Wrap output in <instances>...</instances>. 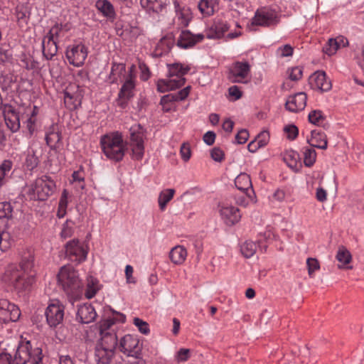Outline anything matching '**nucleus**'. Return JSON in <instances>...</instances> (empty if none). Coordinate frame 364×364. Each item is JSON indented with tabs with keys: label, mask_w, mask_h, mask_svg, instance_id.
Returning <instances> with one entry per match:
<instances>
[{
	"label": "nucleus",
	"mask_w": 364,
	"mask_h": 364,
	"mask_svg": "<svg viewBox=\"0 0 364 364\" xmlns=\"http://www.w3.org/2000/svg\"><path fill=\"white\" fill-rule=\"evenodd\" d=\"M33 267V256L29 252H25L18 265L10 264L7 267L2 279L18 291L27 290L35 281Z\"/></svg>",
	"instance_id": "nucleus-1"
},
{
	"label": "nucleus",
	"mask_w": 364,
	"mask_h": 364,
	"mask_svg": "<svg viewBox=\"0 0 364 364\" xmlns=\"http://www.w3.org/2000/svg\"><path fill=\"white\" fill-rule=\"evenodd\" d=\"M43 358L42 349L33 347L29 341L19 344L14 358L9 353H0V364H41Z\"/></svg>",
	"instance_id": "nucleus-2"
},
{
	"label": "nucleus",
	"mask_w": 364,
	"mask_h": 364,
	"mask_svg": "<svg viewBox=\"0 0 364 364\" xmlns=\"http://www.w3.org/2000/svg\"><path fill=\"white\" fill-rule=\"evenodd\" d=\"M100 144L105 155L110 160L118 162L122 160L127 144L124 143L120 133L112 132L101 137Z\"/></svg>",
	"instance_id": "nucleus-3"
},
{
	"label": "nucleus",
	"mask_w": 364,
	"mask_h": 364,
	"mask_svg": "<svg viewBox=\"0 0 364 364\" xmlns=\"http://www.w3.org/2000/svg\"><path fill=\"white\" fill-rule=\"evenodd\" d=\"M58 280L68 294L76 295L82 287L77 272L71 267H63L58 274Z\"/></svg>",
	"instance_id": "nucleus-4"
},
{
	"label": "nucleus",
	"mask_w": 364,
	"mask_h": 364,
	"mask_svg": "<svg viewBox=\"0 0 364 364\" xmlns=\"http://www.w3.org/2000/svg\"><path fill=\"white\" fill-rule=\"evenodd\" d=\"M145 132L140 124L130 128V146L132 151V158L141 160L144 154V139Z\"/></svg>",
	"instance_id": "nucleus-5"
},
{
	"label": "nucleus",
	"mask_w": 364,
	"mask_h": 364,
	"mask_svg": "<svg viewBox=\"0 0 364 364\" xmlns=\"http://www.w3.org/2000/svg\"><path fill=\"white\" fill-rule=\"evenodd\" d=\"M119 348L127 356L139 359L141 355L142 345L137 337L130 334L125 335L121 338Z\"/></svg>",
	"instance_id": "nucleus-6"
},
{
	"label": "nucleus",
	"mask_w": 364,
	"mask_h": 364,
	"mask_svg": "<svg viewBox=\"0 0 364 364\" xmlns=\"http://www.w3.org/2000/svg\"><path fill=\"white\" fill-rule=\"evenodd\" d=\"M55 189V182L50 177L43 176L36 180L33 191L39 200H45L53 194Z\"/></svg>",
	"instance_id": "nucleus-7"
},
{
	"label": "nucleus",
	"mask_w": 364,
	"mask_h": 364,
	"mask_svg": "<svg viewBox=\"0 0 364 364\" xmlns=\"http://www.w3.org/2000/svg\"><path fill=\"white\" fill-rule=\"evenodd\" d=\"M277 23V13L266 7L257 9L252 18V26H270L276 25Z\"/></svg>",
	"instance_id": "nucleus-8"
},
{
	"label": "nucleus",
	"mask_w": 364,
	"mask_h": 364,
	"mask_svg": "<svg viewBox=\"0 0 364 364\" xmlns=\"http://www.w3.org/2000/svg\"><path fill=\"white\" fill-rule=\"evenodd\" d=\"M21 316L18 307L6 299H0V323L17 321Z\"/></svg>",
	"instance_id": "nucleus-9"
},
{
	"label": "nucleus",
	"mask_w": 364,
	"mask_h": 364,
	"mask_svg": "<svg viewBox=\"0 0 364 364\" xmlns=\"http://www.w3.org/2000/svg\"><path fill=\"white\" fill-rule=\"evenodd\" d=\"M64 306L59 301H55L46 308L45 315L48 324L50 327H56L60 324L64 318Z\"/></svg>",
	"instance_id": "nucleus-10"
},
{
	"label": "nucleus",
	"mask_w": 364,
	"mask_h": 364,
	"mask_svg": "<svg viewBox=\"0 0 364 364\" xmlns=\"http://www.w3.org/2000/svg\"><path fill=\"white\" fill-rule=\"evenodd\" d=\"M65 254L70 260L78 263L84 261L87 257V252L79 245L77 240H73L66 244Z\"/></svg>",
	"instance_id": "nucleus-11"
},
{
	"label": "nucleus",
	"mask_w": 364,
	"mask_h": 364,
	"mask_svg": "<svg viewBox=\"0 0 364 364\" xmlns=\"http://www.w3.org/2000/svg\"><path fill=\"white\" fill-rule=\"evenodd\" d=\"M250 71V65L247 62H236L230 70L228 78L232 82L246 83L243 81Z\"/></svg>",
	"instance_id": "nucleus-12"
},
{
	"label": "nucleus",
	"mask_w": 364,
	"mask_h": 364,
	"mask_svg": "<svg viewBox=\"0 0 364 364\" xmlns=\"http://www.w3.org/2000/svg\"><path fill=\"white\" fill-rule=\"evenodd\" d=\"M87 55V48L82 44L73 46L66 52V57L69 63L76 67L82 66L84 64Z\"/></svg>",
	"instance_id": "nucleus-13"
},
{
	"label": "nucleus",
	"mask_w": 364,
	"mask_h": 364,
	"mask_svg": "<svg viewBox=\"0 0 364 364\" xmlns=\"http://www.w3.org/2000/svg\"><path fill=\"white\" fill-rule=\"evenodd\" d=\"M309 84L313 89L327 92L332 87L331 81L327 77L324 71L318 70L311 75Z\"/></svg>",
	"instance_id": "nucleus-14"
},
{
	"label": "nucleus",
	"mask_w": 364,
	"mask_h": 364,
	"mask_svg": "<svg viewBox=\"0 0 364 364\" xmlns=\"http://www.w3.org/2000/svg\"><path fill=\"white\" fill-rule=\"evenodd\" d=\"M220 213L225 224L229 226L233 225L239 222L241 218L239 209L232 205H221Z\"/></svg>",
	"instance_id": "nucleus-15"
},
{
	"label": "nucleus",
	"mask_w": 364,
	"mask_h": 364,
	"mask_svg": "<svg viewBox=\"0 0 364 364\" xmlns=\"http://www.w3.org/2000/svg\"><path fill=\"white\" fill-rule=\"evenodd\" d=\"M203 38V34L193 35L189 31L185 30L181 31L176 45L181 48L186 49L194 46Z\"/></svg>",
	"instance_id": "nucleus-16"
},
{
	"label": "nucleus",
	"mask_w": 364,
	"mask_h": 364,
	"mask_svg": "<svg viewBox=\"0 0 364 364\" xmlns=\"http://www.w3.org/2000/svg\"><path fill=\"white\" fill-rule=\"evenodd\" d=\"M307 96L304 92H298L290 96L285 103V107L290 112H296L303 110L306 105Z\"/></svg>",
	"instance_id": "nucleus-17"
},
{
	"label": "nucleus",
	"mask_w": 364,
	"mask_h": 364,
	"mask_svg": "<svg viewBox=\"0 0 364 364\" xmlns=\"http://www.w3.org/2000/svg\"><path fill=\"white\" fill-rule=\"evenodd\" d=\"M97 313L94 307L89 304L80 305L77 309L76 320L81 323H90L95 321Z\"/></svg>",
	"instance_id": "nucleus-18"
},
{
	"label": "nucleus",
	"mask_w": 364,
	"mask_h": 364,
	"mask_svg": "<svg viewBox=\"0 0 364 364\" xmlns=\"http://www.w3.org/2000/svg\"><path fill=\"white\" fill-rule=\"evenodd\" d=\"M228 29L229 26L225 22L217 21L206 31L205 36L209 39L220 38Z\"/></svg>",
	"instance_id": "nucleus-19"
},
{
	"label": "nucleus",
	"mask_w": 364,
	"mask_h": 364,
	"mask_svg": "<svg viewBox=\"0 0 364 364\" xmlns=\"http://www.w3.org/2000/svg\"><path fill=\"white\" fill-rule=\"evenodd\" d=\"M100 339L97 343L96 346L107 348L112 351L115 352L117 346V337L115 333H102L100 334Z\"/></svg>",
	"instance_id": "nucleus-20"
},
{
	"label": "nucleus",
	"mask_w": 364,
	"mask_h": 364,
	"mask_svg": "<svg viewBox=\"0 0 364 364\" xmlns=\"http://www.w3.org/2000/svg\"><path fill=\"white\" fill-rule=\"evenodd\" d=\"M115 352L102 347L95 346V358L97 364H110Z\"/></svg>",
	"instance_id": "nucleus-21"
},
{
	"label": "nucleus",
	"mask_w": 364,
	"mask_h": 364,
	"mask_svg": "<svg viewBox=\"0 0 364 364\" xmlns=\"http://www.w3.org/2000/svg\"><path fill=\"white\" fill-rule=\"evenodd\" d=\"M134 87V82L130 76L129 78L125 80L118 95L119 100H120V105L122 106L125 103L126 100L133 97V90Z\"/></svg>",
	"instance_id": "nucleus-22"
},
{
	"label": "nucleus",
	"mask_w": 364,
	"mask_h": 364,
	"mask_svg": "<svg viewBox=\"0 0 364 364\" xmlns=\"http://www.w3.org/2000/svg\"><path fill=\"white\" fill-rule=\"evenodd\" d=\"M311 138L308 139L307 142L313 147L321 149H326L328 146V139L326 135L323 132L313 130L311 132Z\"/></svg>",
	"instance_id": "nucleus-23"
},
{
	"label": "nucleus",
	"mask_w": 364,
	"mask_h": 364,
	"mask_svg": "<svg viewBox=\"0 0 364 364\" xmlns=\"http://www.w3.org/2000/svg\"><path fill=\"white\" fill-rule=\"evenodd\" d=\"M7 127L12 132H16L20 128V119L18 114L13 109L8 110L4 116Z\"/></svg>",
	"instance_id": "nucleus-24"
},
{
	"label": "nucleus",
	"mask_w": 364,
	"mask_h": 364,
	"mask_svg": "<svg viewBox=\"0 0 364 364\" xmlns=\"http://www.w3.org/2000/svg\"><path fill=\"white\" fill-rule=\"evenodd\" d=\"M187 257L186 250L181 245H177L171 249L169 257L175 264H181Z\"/></svg>",
	"instance_id": "nucleus-25"
},
{
	"label": "nucleus",
	"mask_w": 364,
	"mask_h": 364,
	"mask_svg": "<svg viewBox=\"0 0 364 364\" xmlns=\"http://www.w3.org/2000/svg\"><path fill=\"white\" fill-rule=\"evenodd\" d=\"M61 136L57 126L53 125L46 135V141L48 146L51 149H55L57 144L60 141Z\"/></svg>",
	"instance_id": "nucleus-26"
},
{
	"label": "nucleus",
	"mask_w": 364,
	"mask_h": 364,
	"mask_svg": "<svg viewBox=\"0 0 364 364\" xmlns=\"http://www.w3.org/2000/svg\"><path fill=\"white\" fill-rule=\"evenodd\" d=\"M97 9L108 18H114L115 12L112 4L108 0H98L95 4Z\"/></svg>",
	"instance_id": "nucleus-27"
},
{
	"label": "nucleus",
	"mask_w": 364,
	"mask_h": 364,
	"mask_svg": "<svg viewBox=\"0 0 364 364\" xmlns=\"http://www.w3.org/2000/svg\"><path fill=\"white\" fill-rule=\"evenodd\" d=\"M235 184L237 189L242 191H246L252 188L250 177L245 173H242L235 178Z\"/></svg>",
	"instance_id": "nucleus-28"
},
{
	"label": "nucleus",
	"mask_w": 364,
	"mask_h": 364,
	"mask_svg": "<svg viewBox=\"0 0 364 364\" xmlns=\"http://www.w3.org/2000/svg\"><path fill=\"white\" fill-rule=\"evenodd\" d=\"M336 257L337 260L341 263V264L338 265L339 269L344 268L343 266L348 264L352 260L350 252L344 246L338 247Z\"/></svg>",
	"instance_id": "nucleus-29"
},
{
	"label": "nucleus",
	"mask_w": 364,
	"mask_h": 364,
	"mask_svg": "<svg viewBox=\"0 0 364 364\" xmlns=\"http://www.w3.org/2000/svg\"><path fill=\"white\" fill-rule=\"evenodd\" d=\"M216 0H200L198 7L205 16H211L214 14Z\"/></svg>",
	"instance_id": "nucleus-30"
},
{
	"label": "nucleus",
	"mask_w": 364,
	"mask_h": 364,
	"mask_svg": "<svg viewBox=\"0 0 364 364\" xmlns=\"http://www.w3.org/2000/svg\"><path fill=\"white\" fill-rule=\"evenodd\" d=\"M43 55L47 60H51L58 52L56 41L46 42L43 41Z\"/></svg>",
	"instance_id": "nucleus-31"
},
{
	"label": "nucleus",
	"mask_w": 364,
	"mask_h": 364,
	"mask_svg": "<svg viewBox=\"0 0 364 364\" xmlns=\"http://www.w3.org/2000/svg\"><path fill=\"white\" fill-rule=\"evenodd\" d=\"M299 160V154L294 151H287L284 154V161L291 168H297Z\"/></svg>",
	"instance_id": "nucleus-32"
},
{
	"label": "nucleus",
	"mask_w": 364,
	"mask_h": 364,
	"mask_svg": "<svg viewBox=\"0 0 364 364\" xmlns=\"http://www.w3.org/2000/svg\"><path fill=\"white\" fill-rule=\"evenodd\" d=\"M125 73V65L123 63H114L112 66L109 80L111 83L116 82L118 77H120Z\"/></svg>",
	"instance_id": "nucleus-33"
},
{
	"label": "nucleus",
	"mask_w": 364,
	"mask_h": 364,
	"mask_svg": "<svg viewBox=\"0 0 364 364\" xmlns=\"http://www.w3.org/2000/svg\"><path fill=\"white\" fill-rule=\"evenodd\" d=\"M257 249V245L251 240L245 241L240 247V251L246 258L252 257L255 254Z\"/></svg>",
	"instance_id": "nucleus-34"
},
{
	"label": "nucleus",
	"mask_w": 364,
	"mask_h": 364,
	"mask_svg": "<svg viewBox=\"0 0 364 364\" xmlns=\"http://www.w3.org/2000/svg\"><path fill=\"white\" fill-rule=\"evenodd\" d=\"M174 193L175 190L172 188L166 189L160 193L158 201L161 210L165 209L166 204L173 198Z\"/></svg>",
	"instance_id": "nucleus-35"
},
{
	"label": "nucleus",
	"mask_w": 364,
	"mask_h": 364,
	"mask_svg": "<svg viewBox=\"0 0 364 364\" xmlns=\"http://www.w3.org/2000/svg\"><path fill=\"white\" fill-rule=\"evenodd\" d=\"M189 70L188 67L184 68L182 65L179 63H174L169 67V77L176 76L178 79L180 77H183V76L186 75Z\"/></svg>",
	"instance_id": "nucleus-36"
},
{
	"label": "nucleus",
	"mask_w": 364,
	"mask_h": 364,
	"mask_svg": "<svg viewBox=\"0 0 364 364\" xmlns=\"http://www.w3.org/2000/svg\"><path fill=\"white\" fill-rule=\"evenodd\" d=\"M174 43V36L172 33H170L160 40L158 46L165 52H168L173 46Z\"/></svg>",
	"instance_id": "nucleus-37"
},
{
	"label": "nucleus",
	"mask_w": 364,
	"mask_h": 364,
	"mask_svg": "<svg viewBox=\"0 0 364 364\" xmlns=\"http://www.w3.org/2000/svg\"><path fill=\"white\" fill-rule=\"evenodd\" d=\"M87 291L85 295L87 298H92L97 293V280L92 276L87 277Z\"/></svg>",
	"instance_id": "nucleus-38"
},
{
	"label": "nucleus",
	"mask_w": 364,
	"mask_h": 364,
	"mask_svg": "<svg viewBox=\"0 0 364 364\" xmlns=\"http://www.w3.org/2000/svg\"><path fill=\"white\" fill-rule=\"evenodd\" d=\"M316 159V152L314 149H305L304 151V163L306 166L311 167Z\"/></svg>",
	"instance_id": "nucleus-39"
},
{
	"label": "nucleus",
	"mask_w": 364,
	"mask_h": 364,
	"mask_svg": "<svg viewBox=\"0 0 364 364\" xmlns=\"http://www.w3.org/2000/svg\"><path fill=\"white\" fill-rule=\"evenodd\" d=\"M64 95V100L65 105L70 109H76L80 105V100L78 99V96L70 94L68 90L65 91Z\"/></svg>",
	"instance_id": "nucleus-40"
},
{
	"label": "nucleus",
	"mask_w": 364,
	"mask_h": 364,
	"mask_svg": "<svg viewBox=\"0 0 364 364\" xmlns=\"http://www.w3.org/2000/svg\"><path fill=\"white\" fill-rule=\"evenodd\" d=\"M339 47L340 41H338V40L330 38L326 45L323 47V50L327 55H332L336 53Z\"/></svg>",
	"instance_id": "nucleus-41"
},
{
	"label": "nucleus",
	"mask_w": 364,
	"mask_h": 364,
	"mask_svg": "<svg viewBox=\"0 0 364 364\" xmlns=\"http://www.w3.org/2000/svg\"><path fill=\"white\" fill-rule=\"evenodd\" d=\"M306 265L308 269V274L311 278L314 277V272L320 269L319 262L316 258H308L306 259Z\"/></svg>",
	"instance_id": "nucleus-42"
},
{
	"label": "nucleus",
	"mask_w": 364,
	"mask_h": 364,
	"mask_svg": "<svg viewBox=\"0 0 364 364\" xmlns=\"http://www.w3.org/2000/svg\"><path fill=\"white\" fill-rule=\"evenodd\" d=\"M13 162L11 160H4L0 165V187L3 185V180L6 175L11 171Z\"/></svg>",
	"instance_id": "nucleus-43"
},
{
	"label": "nucleus",
	"mask_w": 364,
	"mask_h": 364,
	"mask_svg": "<svg viewBox=\"0 0 364 364\" xmlns=\"http://www.w3.org/2000/svg\"><path fill=\"white\" fill-rule=\"evenodd\" d=\"M324 119L325 117L320 110H314L309 114V121L315 125H320Z\"/></svg>",
	"instance_id": "nucleus-44"
},
{
	"label": "nucleus",
	"mask_w": 364,
	"mask_h": 364,
	"mask_svg": "<svg viewBox=\"0 0 364 364\" xmlns=\"http://www.w3.org/2000/svg\"><path fill=\"white\" fill-rule=\"evenodd\" d=\"M13 207L9 202L0 203V218H10L12 217Z\"/></svg>",
	"instance_id": "nucleus-45"
},
{
	"label": "nucleus",
	"mask_w": 364,
	"mask_h": 364,
	"mask_svg": "<svg viewBox=\"0 0 364 364\" xmlns=\"http://www.w3.org/2000/svg\"><path fill=\"white\" fill-rule=\"evenodd\" d=\"M38 163V158L36 156L33 151L32 153H29L27 155L26 158L25 165L28 170H33L36 167H37Z\"/></svg>",
	"instance_id": "nucleus-46"
},
{
	"label": "nucleus",
	"mask_w": 364,
	"mask_h": 364,
	"mask_svg": "<svg viewBox=\"0 0 364 364\" xmlns=\"http://www.w3.org/2000/svg\"><path fill=\"white\" fill-rule=\"evenodd\" d=\"M134 324L137 326L139 331L143 334H148L150 331L149 324L139 318H134Z\"/></svg>",
	"instance_id": "nucleus-47"
},
{
	"label": "nucleus",
	"mask_w": 364,
	"mask_h": 364,
	"mask_svg": "<svg viewBox=\"0 0 364 364\" xmlns=\"http://www.w3.org/2000/svg\"><path fill=\"white\" fill-rule=\"evenodd\" d=\"M166 80L169 90H173L182 87L186 82V79L184 77H180L178 79H171Z\"/></svg>",
	"instance_id": "nucleus-48"
},
{
	"label": "nucleus",
	"mask_w": 364,
	"mask_h": 364,
	"mask_svg": "<svg viewBox=\"0 0 364 364\" xmlns=\"http://www.w3.org/2000/svg\"><path fill=\"white\" fill-rule=\"evenodd\" d=\"M294 48L289 44H286L277 49V55L281 58L289 57L293 55Z\"/></svg>",
	"instance_id": "nucleus-49"
},
{
	"label": "nucleus",
	"mask_w": 364,
	"mask_h": 364,
	"mask_svg": "<svg viewBox=\"0 0 364 364\" xmlns=\"http://www.w3.org/2000/svg\"><path fill=\"white\" fill-rule=\"evenodd\" d=\"M269 139V132L267 131H263L260 132L257 136L255 138L256 142L258 143V146H264L267 144Z\"/></svg>",
	"instance_id": "nucleus-50"
},
{
	"label": "nucleus",
	"mask_w": 364,
	"mask_h": 364,
	"mask_svg": "<svg viewBox=\"0 0 364 364\" xmlns=\"http://www.w3.org/2000/svg\"><path fill=\"white\" fill-rule=\"evenodd\" d=\"M113 324L114 321L112 319H107L101 322L99 326L100 334H102V333H114L113 331H109Z\"/></svg>",
	"instance_id": "nucleus-51"
},
{
	"label": "nucleus",
	"mask_w": 364,
	"mask_h": 364,
	"mask_svg": "<svg viewBox=\"0 0 364 364\" xmlns=\"http://www.w3.org/2000/svg\"><path fill=\"white\" fill-rule=\"evenodd\" d=\"M180 153L184 161H188L191 156V151L188 144L183 143L181 146Z\"/></svg>",
	"instance_id": "nucleus-52"
},
{
	"label": "nucleus",
	"mask_w": 364,
	"mask_h": 364,
	"mask_svg": "<svg viewBox=\"0 0 364 364\" xmlns=\"http://www.w3.org/2000/svg\"><path fill=\"white\" fill-rule=\"evenodd\" d=\"M288 73L289 77L293 81L299 80L302 76V69L299 67L292 68Z\"/></svg>",
	"instance_id": "nucleus-53"
},
{
	"label": "nucleus",
	"mask_w": 364,
	"mask_h": 364,
	"mask_svg": "<svg viewBox=\"0 0 364 364\" xmlns=\"http://www.w3.org/2000/svg\"><path fill=\"white\" fill-rule=\"evenodd\" d=\"M284 132L287 134V137L289 139H294L299 133L298 128L295 125H288L284 128Z\"/></svg>",
	"instance_id": "nucleus-54"
},
{
	"label": "nucleus",
	"mask_w": 364,
	"mask_h": 364,
	"mask_svg": "<svg viewBox=\"0 0 364 364\" xmlns=\"http://www.w3.org/2000/svg\"><path fill=\"white\" fill-rule=\"evenodd\" d=\"M210 156L214 161L220 162L224 159V153L220 148L214 147L210 151Z\"/></svg>",
	"instance_id": "nucleus-55"
},
{
	"label": "nucleus",
	"mask_w": 364,
	"mask_h": 364,
	"mask_svg": "<svg viewBox=\"0 0 364 364\" xmlns=\"http://www.w3.org/2000/svg\"><path fill=\"white\" fill-rule=\"evenodd\" d=\"M190 356V350L187 348H181L176 355V360L178 362H185Z\"/></svg>",
	"instance_id": "nucleus-56"
},
{
	"label": "nucleus",
	"mask_w": 364,
	"mask_h": 364,
	"mask_svg": "<svg viewBox=\"0 0 364 364\" xmlns=\"http://www.w3.org/2000/svg\"><path fill=\"white\" fill-rule=\"evenodd\" d=\"M249 137V133L246 129H241L235 136L237 142L240 144H245Z\"/></svg>",
	"instance_id": "nucleus-57"
},
{
	"label": "nucleus",
	"mask_w": 364,
	"mask_h": 364,
	"mask_svg": "<svg viewBox=\"0 0 364 364\" xmlns=\"http://www.w3.org/2000/svg\"><path fill=\"white\" fill-rule=\"evenodd\" d=\"M216 135L215 132L212 131L207 132L203 137V141L208 146H211L214 144Z\"/></svg>",
	"instance_id": "nucleus-58"
},
{
	"label": "nucleus",
	"mask_w": 364,
	"mask_h": 364,
	"mask_svg": "<svg viewBox=\"0 0 364 364\" xmlns=\"http://www.w3.org/2000/svg\"><path fill=\"white\" fill-rule=\"evenodd\" d=\"M230 96L233 97L235 100H239L242 97V92L237 86L234 85L228 89Z\"/></svg>",
	"instance_id": "nucleus-59"
},
{
	"label": "nucleus",
	"mask_w": 364,
	"mask_h": 364,
	"mask_svg": "<svg viewBox=\"0 0 364 364\" xmlns=\"http://www.w3.org/2000/svg\"><path fill=\"white\" fill-rule=\"evenodd\" d=\"M190 86H188L183 90L178 91L177 93L174 94L176 97V101L183 100L186 98L189 94Z\"/></svg>",
	"instance_id": "nucleus-60"
},
{
	"label": "nucleus",
	"mask_w": 364,
	"mask_h": 364,
	"mask_svg": "<svg viewBox=\"0 0 364 364\" xmlns=\"http://www.w3.org/2000/svg\"><path fill=\"white\" fill-rule=\"evenodd\" d=\"M157 90L159 92L164 93L169 91L166 80L160 79L157 81Z\"/></svg>",
	"instance_id": "nucleus-61"
},
{
	"label": "nucleus",
	"mask_w": 364,
	"mask_h": 364,
	"mask_svg": "<svg viewBox=\"0 0 364 364\" xmlns=\"http://www.w3.org/2000/svg\"><path fill=\"white\" fill-rule=\"evenodd\" d=\"M176 97L174 96V94H168V95H164L161 97L160 104L162 106H164L165 105H166L169 102H176Z\"/></svg>",
	"instance_id": "nucleus-62"
},
{
	"label": "nucleus",
	"mask_w": 364,
	"mask_h": 364,
	"mask_svg": "<svg viewBox=\"0 0 364 364\" xmlns=\"http://www.w3.org/2000/svg\"><path fill=\"white\" fill-rule=\"evenodd\" d=\"M272 198L278 202H282L285 198V192L283 190L277 189L273 193Z\"/></svg>",
	"instance_id": "nucleus-63"
},
{
	"label": "nucleus",
	"mask_w": 364,
	"mask_h": 364,
	"mask_svg": "<svg viewBox=\"0 0 364 364\" xmlns=\"http://www.w3.org/2000/svg\"><path fill=\"white\" fill-rule=\"evenodd\" d=\"M139 68L141 71V80H147L150 77V71H149V68L144 64L140 65Z\"/></svg>",
	"instance_id": "nucleus-64"
}]
</instances>
